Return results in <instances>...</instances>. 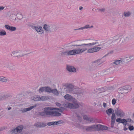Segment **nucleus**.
Here are the masks:
<instances>
[{"label": "nucleus", "mask_w": 134, "mask_h": 134, "mask_svg": "<svg viewBox=\"0 0 134 134\" xmlns=\"http://www.w3.org/2000/svg\"><path fill=\"white\" fill-rule=\"evenodd\" d=\"M87 50L86 47L83 46V47L81 48H78L70 50L63 51H61V54L62 55L66 56L75 55L82 53Z\"/></svg>", "instance_id": "nucleus-1"}, {"label": "nucleus", "mask_w": 134, "mask_h": 134, "mask_svg": "<svg viewBox=\"0 0 134 134\" xmlns=\"http://www.w3.org/2000/svg\"><path fill=\"white\" fill-rule=\"evenodd\" d=\"M113 39L117 44L119 43L120 44H123L129 41L127 35H117L113 37Z\"/></svg>", "instance_id": "nucleus-2"}, {"label": "nucleus", "mask_w": 134, "mask_h": 134, "mask_svg": "<svg viewBox=\"0 0 134 134\" xmlns=\"http://www.w3.org/2000/svg\"><path fill=\"white\" fill-rule=\"evenodd\" d=\"M43 92H47L52 93L56 96H58L59 94V93L57 89H52L48 86H45L42 87L40 88L38 90L39 93H41Z\"/></svg>", "instance_id": "nucleus-3"}, {"label": "nucleus", "mask_w": 134, "mask_h": 134, "mask_svg": "<svg viewBox=\"0 0 134 134\" xmlns=\"http://www.w3.org/2000/svg\"><path fill=\"white\" fill-rule=\"evenodd\" d=\"M74 86L71 84L67 83L63 85V88L62 89V91L61 92L60 94L63 96L64 95L63 94L64 92H66V93H72L73 91Z\"/></svg>", "instance_id": "nucleus-4"}, {"label": "nucleus", "mask_w": 134, "mask_h": 134, "mask_svg": "<svg viewBox=\"0 0 134 134\" xmlns=\"http://www.w3.org/2000/svg\"><path fill=\"white\" fill-rule=\"evenodd\" d=\"M44 109L47 116H60L61 115V113L57 111H52V107H47L45 108Z\"/></svg>", "instance_id": "nucleus-5"}, {"label": "nucleus", "mask_w": 134, "mask_h": 134, "mask_svg": "<svg viewBox=\"0 0 134 134\" xmlns=\"http://www.w3.org/2000/svg\"><path fill=\"white\" fill-rule=\"evenodd\" d=\"M94 45H96L97 46H100V45H99L98 44V43L97 42L95 41V42L89 43H83L81 44H74L73 43H71L68 44V47H72V46H75L76 47L77 46H83L88 47H91L92 46Z\"/></svg>", "instance_id": "nucleus-6"}, {"label": "nucleus", "mask_w": 134, "mask_h": 134, "mask_svg": "<svg viewBox=\"0 0 134 134\" xmlns=\"http://www.w3.org/2000/svg\"><path fill=\"white\" fill-rule=\"evenodd\" d=\"M43 28L45 31L48 32H53L56 29V26L54 25L44 24Z\"/></svg>", "instance_id": "nucleus-7"}, {"label": "nucleus", "mask_w": 134, "mask_h": 134, "mask_svg": "<svg viewBox=\"0 0 134 134\" xmlns=\"http://www.w3.org/2000/svg\"><path fill=\"white\" fill-rule=\"evenodd\" d=\"M131 87L129 85L124 86L118 88V91L119 93L123 94L124 93H127L131 90Z\"/></svg>", "instance_id": "nucleus-8"}, {"label": "nucleus", "mask_w": 134, "mask_h": 134, "mask_svg": "<svg viewBox=\"0 0 134 134\" xmlns=\"http://www.w3.org/2000/svg\"><path fill=\"white\" fill-rule=\"evenodd\" d=\"M31 27L32 29H35L38 34H42L44 32V31L42 26H32Z\"/></svg>", "instance_id": "nucleus-9"}, {"label": "nucleus", "mask_w": 134, "mask_h": 134, "mask_svg": "<svg viewBox=\"0 0 134 134\" xmlns=\"http://www.w3.org/2000/svg\"><path fill=\"white\" fill-rule=\"evenodd\" d=\"M101 48L99 47H96L87 49V52L88 53H92L98 51L101 49Z\"/></svg>", "instance_id": "nucleus-10"}, {"label": "nucleus", "mask_w": 134, "mask_h": 134, "mask_svg": "<svg viewBox=\"0 0 134 134\" xmlns=\"http://www.w3.org/2000/svg\"><path fill=\"white\" fill-rule=\"evenodd\" d=\"M115 111L116 115L120 117H122L125 115V113L123 111L119 108H116Z\"/></svg>", "instance_id": "nucleus-11"}, {"label": "nucleus", "mask_w": 134, "mask_h": 134, "mask_svg": "<svg viewBox=\"0 0 134 134\" xmlns=\"http://www.w3.org/2000/svg\"><path fill=\"white\" fill-rule=\"evenodd\" d=\"M85 130L87 132L95 131H96L95 125L86 126Z\"/></svg>", "instance_id": "nucleus-12"}, {"label": "nucleus", "mask_w": 134, "mask_h": 134, "mask_svg": "<svg viewBox=\"0 0 134 134\" xmlns=\"http://www.w3.org/2000/svg\"><path fill=\"white\" fill-rule=\"evenodd\" d=\"M73 103H71V104L72 105L70 106V108L71 109H76L79 107V105L77 103V102L74 99L73 100Z\"/></svg>", "instance_id": "nucleus-13"}, {"label": "nucleus", "mask_w": 134, "mask_h": 134, "mask_svg": "<svg viewBox=\"0 0 134 134\" xmlns=\"http://www.w3.org/2000/svg\"><path fill=\"white\" fill-rule=\"evenodd\" d=\"M66 69L69 72H75L76 71V69L72 66L67 65Z\"/></svg>", "instance_id": "nucleus-14"}, {"label": "nucleus", "mask_w": 134, "mask_h": 134, "mask_svg": "<svg viewBox=\"0 0 134 134\" xmlns=\"http://www.w3.org/2000/svg\"><path fill=\"white\" fill-rule=\"evenodd\" d=\"M5 28L7 30H9L11 31H13L16 30V28L15 27L10 26L8 25H5L4 26Z\"/></svg>", "instance_id": "nucleus-15"}, {"label": "nucleus", "mask_w": 134, "mask_h": 134, "mask_svg": "<svg viewBox=\"0 0 134 134\" xmlns=\"http://www.w3.org/2000/svg\"><path fill=\"white\" fill-rule=\"evenodd\" d=\"M114 42H115V41H114V39H113V40H110L107 42L102 44V46H105L106 47H108L112 43Z\"/></svg>", "instance_id": "nucleus-16"}, {"label": "nucleus", "mask_w": 134, "mask_h": 134, "mask_svg": "<svg viewBox=\"0 0 134 134\" xmlns=\"http://www.w3.org/2000/svg\"><path fill=\"white\" fill-rule=\"evenodd\" d=\"M115 115L114 113H113L111 117V127H114V126L115 123Z\"/></svg>", "instance_id": "nucleus-17"}, {"label": "nucleus", "mask_w": 134, "mask_h": 134, "mask_svg": "<svg viewBox=\"0 0 134 134\" xmlns=\"http://www.w3.org/2000/svg\"><path fill=\"white\" fill-rule=\"evenodd\" d=\"M64 98L70 101L72 100H73L75 99L73 97L69 94H66L65 95L64 97Z\"/></svg>", "instance_id": "nucleus-18"}, {"label": "nucleus", "mask_w": 134, "mask_h": 134, "mask_svg": "<svg viewBox=\"0 0 134 134\" xmlns=\"http://www.w3.org/2000/svg\"><path fill=\"white\" fill-rule=\"evenodd\" d=\"M36 126L39 127H45L47 126L46 123L43 122H39L36 123L35 125Z\"/></svg>", "instance_id": "nucleus-19"}, {"label": "nucleus", "mask_w": 134, "mask_h": 134, "mask_svg": "<svg viewBox=\"0 0 134 134\" xmlns=\"http://www.w3.org/2000/svg\"><path fill=\"white\" fill-rule=\"evenodd\" d=\"M36 106V105L35 104L34 105L31 106L29 108L23 109V110H22V111L23 112H25L27 111H30L33 109Z\"/></svg>", "instance_id": "nucleus-20"}, {"label": "nucleus", "mask_w": 134, "mask_h": 134, "mask_svg": "<svg viewBox=\"0 0 134 134\" xmlns=\"http://www.w3.org/2000/svg\"><path fill=\"white\" fill-rule=\"evenodd\" d=\"M126 125L125 126V127L127 126H130L131 125V124L133 123V121L130 119L128 118L126 119Z\"/></svg>", "instance_id": "nucleus-21"}, {"label": "nucleus", "mask_w": 134, "mask_h": 134, "mask_svg": "<svg viewBox=\"0 0 134 134\" xmlns=\"http://www.w3.org/2000/svg\"><path fill=\"white\" fill-rule=\"evenodd\" d=\"M25 55L24 52L21 50H19L17 52V57H20Z\"/></svg>", "instance_id": "nucleus-22"}, {"label": "nucleus", "mask_w": 134, "mask_h": 134, "mask_svg": "<svg viewBox=\"0 0 134 134\" xmlns=\"http://www.w3.org/2000/svg\"><path fill=\"white\" fill-rule=\"evenodd\" d=\"M9 133L10 134H17V127L13 128L9 131Z\"/></svg>", "instance_id": "nucleus-23"}, {"label": "nucleus", "mask_w": 134, "mask_h": 134, "mask_svg": "<svg viewBox=\"0 0 134 134\" xmlns=\"http://www.w3.org/2000/svg\"><path fill=\"white\" fill-rule=\"evenodd\" d=\"M125 62L124 60L121 59V60H115L113 62V63L116 65H118L121 63H123Z\"/></svg>", "instance_id": "nucleus-24"}, {"label": "nucleus", "mask_w": 134, "mask_h": 134, "mask_svg": "<svg viewBox=\"0 0 134 134\" xmlns=\"http://www.w3.org/2000/svg\"><path fill=\"white\" fill-rule=\"evenodd\" d=\"M9 81L8 79H6V77L3 76H0V81L4 82H7Z\"/></svg>", "instance_id": "nucleus-25"}, {"label": "nucleus", "mask_w": 134, "mask_h": 134, "mask_svg": "<svg viewBox=\"0 0 134 134\" xmlns=\"http://www.w3.org/2000/svg\"><path fill=\"white\" fill-rule=\"evenodd\" d=\"M104 62V61H102L101 60V59H98L94 61V62L96 63V64L98 66Z\"/></svg>", "instance_id": "nucleus-26"}, {"label": "nucleus", "mask_w": 134, "mask_h": 134, "mask_svg": "<svg viewBox=\"0 0 134 134\" xmlns=\"http://www.w3.org/2000/svg\"><path fill=\"white\" fill-rule=\"evenodd\" d=\"M95 125L96 131L102 130V127L103 126V125L100 124Z\"/></svg>", "instance_id": "nucleus-27"}, {"label": "nucleus", "mask_w": 134, "mask_h": 134, "mask_svg": "<svg viewBox=\"0 0 134 134\" xmlns=\"http://www.w3.org/2000/svg\"><path fill=\"white\" fill-rule=\"evenodd\" d=\"M112 111L113 112L114 110L113 109L110 108L107 110L105 112L109 116H110L111 114L112 113Z\"/></svg>", "instance_id": "nucleus-28"}, {"label": "nucleus", "mask_w": 134, "mask_h": 134, "mask_svg": "<svg viewBox=\"0 0 134 134\" xmlns=\"http://www.w3.org/2000/svg\"><path fill=\"white\" fill-rule=\"evenodd\" d=\"M112 69L110 68L107 70L105 71L104 72V73L105 74H108L111 73L113 72Z\"/></svg>", "instance_id": "nucleus-29"}, {"label": "nucleus", "mask_w": 134, "mask_h": 134, "mask_svg": "<svg viewBox=\"0 0 134 134\" xmlns=\"http://www.w3.org/2000/svg\"><path fill=\"white\" fill-rule=\"evenodd\" d=\"M8 97V96L6 94L0 95V101L6 99Z\"/></svg>", "instance_id": "nucleus-30"}, {"label": "nucleus", "mask_w": 134, "mask_h": 134, "mask_svg": "<svg viewBox=\"0 0 134 134\" xmlns=\"http://www.w3.org/2000/svg\"><path fill=\"white\" fill-rule=\"evenodd\" d=\"M122 120V121L121 123L123 124L124 126V130L125 131H126L128 130V128L126 127H125V126L126 125V119H123Z\"/></svg>", "instance_id": "nucleus-31"}, {"label": "nucleus", "mask_w": 134, "mask_h": 134, "mask_svg": "<svg viewBox=\"0 0 134 134\" xmlns=\"http://www.w3.org/2000/svg\"><path fill=\"white\" fill-rule=\"evenodd\" d=\"M71 103L68 102L65 103L63 104V106L64 107L70 108V105L71 106Z\"/></svg>", "instance_id": "nucleus-32"}, {"label": "nucleus", "mask_w": 134, "mask_h": 134, "mask_svg": "<svg viewBox=\"0 0 134 134\" xmlns=\"http://www.w3.org/2000/svg\"><path fill=\"white\" fill-rule=\"evenodd\" d=\"M40 101H44L46 100L49 99V98L47 96H42L41 97H40Z\"/></svg>", "instance_id": "nucleus-33"}, {"label": "nucleus", "mask_w": 134, "mask_h": 134, "mask_svg": "<svg viewBox=\"0 0 134 134\" xmlns=\"http://www.w3.org/2000/svg\"><path fill=\"white\" fill-rule=\"evenodd\" d=\"M32 100L34 101H40V96H35L32 98Z\"/></svg>", "instance_id": "nucleus-34"}, {"label": "nucleus", "mask_w": 134, "mask_h": 134, "mask_svg": "<svg viewBox=\"0 0 134 134\" xmlns=\"http://www.w3.org/2000/svg\"><path fill=\"white\" fill-rule=\"evenodd\" d=\"M127 59H126V60L128 62L131 61L134 59V56L133 55H130L129 57H127L126 58Z\"/></svg>", "instance_id": "nucleus-35"}, {"label": "nucleus", "mask_w": 134, "mask_h": 134, "mask_svg": "<svg viewBox=\"0 0 134 134\" xmlns=\"http://www.w3.org/2000/svg\"><path fill=\"white\" fill-rule=\"evenodd\" d=\"M6 68L10 70H13L14 69V66L11 65L10 64H7L6 65Z\"/></svg>", "instance_id": "nucleus-36"}, {"label": "nucleus", "mask_w": 134, "mask_h": 134, "mask_svg": "<svg viewBox=\"0 0 134 134\" xmlns=\"http://www.w3.org/2000/svg\"><path fill=\"white\" fill-rule=\"evenodd\" d=\"M23 126L21 125L17 127V133L18 132H21L23 129Z\"/></svg>", "instance_id": "nucleus-37"}, {"label": "nucleus", "mask_w": 134, "mask_h": 134, "mask_svg": "<svg viewBox=\"0 0 134 134\" xmlns=\"http://www.w3.org/2000/svg\"><path fill=\"white\" fill-rule=\"evenodd\" d=\"M23 18V15L21 13L19 12L17 13V19L19 20H21Z\"/></svg>", "instance_id": "nucleus-38"}, {"label": "nucleus", "mask_w": 134, "mask_h": 134, "mask_svg": "<svg viewBox=\"0 0 134 134\" xmlns=\"http://www.w3.org/2000/svg\"><path fill=\"white\" fill-rule=\"evenodd\" d=\"M130 15L131 13L129 12H124L123 13V15L125 17H129L130 16Z\"/></svg>", "instance_id": "nucleus-39"}, {"label": "nucleus", "mask_w": 134, "mask_h": 134, "mask_svg": "<svg viewBox=\"0 0 134 134\" xmlns=\"http://www.w3.org/2000/svg\"><path fill=\"white\" fill-rule=\"evenodd\" d=\"M128 37L129 41L133 38L134 37V33H132L130 35H127Z\"/></svg>", "instance_id": "nucleus-40"}, {"label": "nucleus", "mask_w": 134, "mask_h": 134, "mask_svg": "<svg viewBox=\"0 0 134 134\" xmlns=\"http://www.w3.org/2000/svg\"><path fill=\"white\" fill-rule=\"evenodd\" d=\"M39 114L42 116H47L45 111L40 112Z\"/></svg>", "instance_id": "nucleus-41"}, {"label": "nucleus", "mask_w": 134, "mask_h": 134, "mask_svg": "<svg viewBox=\"0 0 134 134\" xmlns=\"http://www.w3.org/2000/svg\"><path fill=\"white\" fill-rule=\"evenodd\" d=\"M88 121H89L90 122L92 123H94L95 122V121L92 118H89Z\"/></svg>", "instance_id": "nucleus-42"}, {"label": "nucleus", "mask_w": 134, "mask_h": 134, "mask_svg": "<svg viewBox=\"0 0 134 134\" xmlns=\"http://www.w3.org/2000/svg\"><path fill=\"white\" fill-rule=\"evenodd\" d=\"M93 25L91 26H90V25H86L85 26H84V29H87L88 28H93Z\"/></svg>", "instance_id": "nucleus-43"}, {"label": "nucleus", "mask_w": 134, "mask_h": 134, "mask_svg": "<svg viewBox=\"0 0 134 134\" xmlns=\"http://www.w3.org/2000/svg\"><path fill=\"white\" fill-rule=\"evenodd\" d=\"M62 120H59L57 121H54L55 125H57L60 124H61L62 123Z\"/></svg>", "instance_id": "nucleus-44"}, {"label": "nucleus", "mask_w": 134, "mask_h": 134, "mask_svg": "<svg viewBox=\"0 0 134 134\" xmlns=\"http://www.w3.org/2000/svg\"><path fill=\"white\" fill-rule=\"evenodd\" d=\"M7 33L4 30H2L1 32L0 35L1 36H3L5 35H6Z\"/></svg>", "instance_id": "nucleus-45"}, {"label": "nucleus", "mask_w": 134, "mask_h": 134, "mask_svg": "<svg viewBox=\"0 0 134 134\" xmlns=\"http://www.w3.org/2000/svg\"><path fill=\"white\" fill-rule=\"evenodd\" d=\"M126 127L128 129V128L130 130V131H132L134 129V127L133 126H127Z\"/></svg>", "instance_id": "nucleus-46"}, {"label": "nucleus", "mask_w": 134, "mask_h": 134, "mask_svg": "<svg viewBox=\"0 0 134 134\" xmlns=\"http://www.w3.org/2000/svg\"><path fill=\"white\" fill-rule=\"evenodd\" d=\"M47 125H48V126H51L52 125H55L54 122H48L47 123Z\"/></svg>", "instance_id": "nucleus-47"}, {"label": "nucleus", "mask_w": 134, "mask_h": 134, "mask_svg": "<svg viewBox=\"0 0 134 134\" xmlns=\"http://www.w3.org/2000/svg\"><path fill=\"white\" fill-rule=\"evenodd\" d=\"M17 52L16 51H13L11 53V55L13 57H16Z\"/></svg>", "instance_id": "nucleus-48"}, {"label": "nucleus", "mask_w": 134, "mask_h": 134, "mask_svg": "<svg viewBox=\"0 0 134 134\" xmlns=\"http://www.w3.org/2000/svg\"><path fill=\"white\" fill-rule=\"evenodd\" d=\"M7 129V127L6 126H3L0 127V131H2L4 130H5Z\"/></svg>", "instance_id": "nucleus-49"}, {"label": "nucleus", "mask_w": 134, "mask_h": 134, "mask_svg": "<svg viewBox=\"0 0 134 134\" xmlns=\"http://www.w3.org/2000/svg\"><path fill=\"white\" fill-rule=\"evenodd\" d=\"M89 117H88L87 115H85L83 117V118L84 120H86L87 121H88Z\"/></svg>", "instance_id": "nucleus-50"}, {"label": "nucleus", "mask_w": 134, "mask_h": 134, "mask_svg": "<svg viewBox=\"0 0 134 134\" xmlns=\"http://www.w3.org/2000/svg\"><path fill=\"white\" fill-rule=\"evenodd\" d=\"M105 8H102L100 9H98V10L101 12H104L105 11Z\"/></svg>", "instance_id": "nucleus-51"}, {"label": "nucleus", "mask_w": 134, "mask_h": 134, "mask_svg": "<svg viewBox=\"0 0 134 134\" xmlns=\"http://www.w3.org/2000/svg\"><path fill=\"white\" fill-rule=\"evenodd\" d=\"M65 109V108L63 107H60L59 108V109L58 110V111L60 112H62Z\"/></svg>", "instance_id": "nucleus-52"}, {"label": "nucleus", "mask_w": 134, "mask_h": 134, "mask_svg": "<svg viewBox=\"0 0 134 134\" xmlns=\"http://www.w3.org/2000/svg\"><path fill=\"white\" fill-rule=\"evenodd\" d=\"M122 119L121 118H117L116 119V121L117 122L121 123L122 121Z\"/></svg>", "instance_id": "nucleus-53"}, {"label": "nucleus", "mask_w": 134, "mask_h": 134, "mask_svg": "<svg viewBox=\"0 0 134 134\" xmlns=\"http://www.w3.org/2000/svg\"><path fill=\"white\" fill-rule=\"evenodd\" d=\"M116 100L115 98H113L112 100V103L113 105H114L116 103Z\"/></svg>", "instance_id": "nucleus-54"}, {"label": "nucleus", "mask_w": 134, "mask_h": 134, "mask_svg": "<svg viewBox=\"0 0 134 134\" xmlns=\"http://www.w3.org/2000/svg\"><path fill=\"white\" fill-rule=\"evenodd\" d=\"M114 52V51H110V52H109L108 53H107V54H106V55H104L103 57V58H104L106 56H107L109 54H112Z\"/></svg>", "instance_id": "nucleus-55"}, {"label": "nucleus", "mask_w": 134, "mask_h": 134, "mask_svg": "<svg viewBox=\"0 0 134 134\" xmlns=\"http://www.w3.org/2000/svg\"><path fill=\"white\" fill-rule=\"evenodd\" d=\"M108 128L107 127L103 125L102 127V130H106L108 129Z\"/></svg>", "instance_id": "nucleus-56"}, {"label": "nucleus", "mask_w": 134, "mask_h": 134, "mask_svg": "<svg viewBox=\"0 0 134 134\" xmlns=\"http://www.w3.org/2000/svg\"><path fill=\"white\" fill-rule=\"evenodd\" d=\"M84 26L82 27H81L80 28L78 29H74V30H83V29H84Z\"/></svg>", "instance_id": "nucleus-57"}, {"label": "nucleus", "mask_w": 134, "mask_h": 134, "mask_svg": "<svg viewBox=\"0 0 134 134\" xmlns=\"http://www.w3.org/2000/svg\"><path fill=\"white\" fill-rule=\"evenodd\" d=\"M76 116L77 117V118L78 119V120H81V118L80 116L77 114H76Z\"/></svg>", "instance_id": "nucleus-58"}, {"label": "nucleus", "mask_w": 134, "mask_h": 134, "mask_svg": "<svg viewBox=\"0 0 134 134\" xmlns=\"http://www.w3.org/2000/svg\"><path fill=\"white\" fill-rule=\"evenodd\" d=\"M3 112V111L2 110V109H0V118H1V116L3 115L2 113Z\"/></svg>", "instance_id": "nucleus-59"}, {"label": "nucleus", "mask_w": 134, "mask_h": 134, "mask_svg": "<svg viewBox=\"0 0 134 134\" xmlns=\"http://www.w3.org/2000/svg\"><path fill=\"white\" fill-rule=\"evenodd\" d=\"M56 104L57 106L58 107H60L61 106V104L60 103L58 102H57L56 103Z\"/></svg>", "instance_id": "nucleus-60"}, {"label": "nucleus", "mask_w": 134, "mask_h": 134, "mask_svg": "<svg viewBox=\"0 0 134 134\" xmlns=\"http://www.w3.org/2000/svg\"><path fill=\"white\" fill-rule=\"evenodd\" d=\"M103 106L104 108H106L107 107V104L105 103H104L103 104Z\"/></svg>", "instance_id": "nucleus-61"}, {"label": "nucleus", "mask_w": 134, "mask_h": 134, "mask_svg": "<svg viewBox=\"0 0 134 134\" xmlns=\"http://www.w3.org/2000/svg\"><path fill=\"white\" fill-rule=\"evenodd\" d=\"M131 101L132 104H134V97L131 99Z\"/></svg>", "instance_id": "nucleus-62"}, {"label": "nucleus", "mask_w": 134, "mask_h": 134, "mask_svg": "<svg viewBox=\"0 0 134 134\" xmlns=\"http://www.w3.org/2000/svg\"><path fill=\"white\" fill-rule=\"evenodd\" d=\"M53 110H58L59 109V108H52V107Z\"/></svg>", "instance_id": "nucleus-63"}, {"label": "nucleus", "mask_w": 134, "mask_h": 134, "mask_svg": "<svg viewBox=\"0 0 134 134\" xmlns=\"http://www.w3.org/2000/svg\"><path fill=\"white\" fill-rule=\"evenodd\" d=\"M4 8V7L3 6H0V11L3 10Z\"/></svg>", "instance_id": "nucleus-64"}]
</instances>
